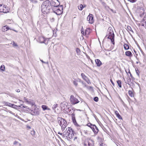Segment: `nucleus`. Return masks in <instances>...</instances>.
I'll list each match as a JSON object with an SVG mask.
<instances>
[{"label": "nucleus", "mask_w": 146, "mask_h": 146, "mask_svg": "<svg viewBox=\"0 0 146 146\" xmlns=\"http://www.w3.org/2000/svg\"><path fill=\"white\" fill-rule=\"evenodd\" d=\"M50 1L48 0H46L42 4L41 6L42 13L44 14H47L51 10L50 6Z\"/></svg>", "instance_id": "f03ea898"}, {"label": "nucleus", "mask_w": 146, "mask_h": 146, "mask_svg": "<svg viewBox=\"0 0 146 146\" xmlns=\"http://www.w3.org/2000/svg\"><path fill=\"white\" fill-rule=\"evenodd\" d=\"M26 101H27V102H28V101H27V99H26Z\"/></svg>", "instance_id": "338daca9"}, {"label": "nucleus", "mask_w": 146, "mask_h": 146, "mask_svg": "<svg viewBox=\"0 0 146 146\" xmlns=\"http://www.w3.org/2000/svg\"><path fill=\"white\" fill-rule=\"evenodd\" d=\"M13 106L12 108H14L15 109H18V108L20 107V106H17L13 104Z\"/></svg>", "instance_id": "7c9ffc66"}, {"label": "nucleus", "mask_w": 146, "mask_h": 146, "mask_svg": "<svg viewBox=\"0 0 146 146\" xmlns=\"http://www.w3.org/2000/svg\"><path fill=\"white\" fill-rule=\"evenodd\" d=\"M40 61L42 62V63H45V62H44L43 60H40Z\"/></svg>", "instance_id": "8fccbe9b"}, {"label": "nucleus", "mask_w": 146, "mask_h": 146, "mask_svg": "<svg viewBox=\"0 0 146 146\" xmlns=\"http://www.w3.org/2000/svg\"><path fill=\"white\" fill-rule=\"evenodd\" d=\"M106 36L108 38L110 39L111 43L113 45L115 44L114 37L115 35L113 30V29L111 27H109L108 29L107 32Z\"/></svg>", "instance_id": "7ed1b4c3"}, {"label": "nucleus", "mask_w": 146, "mask_h": 146, "mask_svg": "<svg viewBox=\"0 0 146 146\" xmlns=\"http://www.w3.org/2000/svg\"><path fill=\"white\" fill-rule=\"evenodd\" d=\"M88 89H91L92 88V86H88L87 87Z\"/></svg>", "instance_id": "c03bdc74"}, {"label": "nucleus", "mask_w": 146, "mask_h": 146, "mask_svg": "<svg viewBox=\"0 0 146 146\" xmlns=\"http://www.w3.org/2000/svg\"><path fill=\"white\" fill-rule=\"evenodd\" d=\"M28 127L29 128V129H30L31 128V127H30V126H28Z\"/></svg>", "instance_id": "680f3d73"}, {"label": "nucleus", "mask_w": 146, "mask_h": 146, "mask_svg": "<svg viewBox=\"0 0 146 146\" xmlns=\"http://www.w3.org/2000/svg\"><path fill=\"white\" fill-rule=\"evenodd\" d=\"M135 71L137 75L138 76V77H139V72L137 68H135Z\"/></svg>", "instance_id": "c756f323"}, {"label": "nucleus", "mask_w": 146, "mask_h": 146, "mask_svg": "<svg viewBox=\"0 0 146 146\" xmlns=\"http://www.w3.org/2000/svg\"><path fill=\"white\" fill-rule=\"evenodd\" d=\"M13 46H14V47L18 46V45H17V44L15 43L14 42H13Z\"/></svg>", "instance_id": "4c0bfd02"}, {"label": "nucleus", "mask_w": 146, "mask_h": 146, "mask_svg": "<svg viewBox=\"0 0 146 146\" xmlns=\"http://www.w3.org/2000/svg\"><path fill=\"white\" fill-rule=\"evenodd\" d=\"M29 1H31L32 2L33 1V0H29Z\"/></svg>", "instance_id": "0e129e2a"}, {"label": "nucleus", "mask_w": 146, "mask_h": 146, "mask_svg": "<svg viewBox=\"0 0 146 146\" xmlns=\"http://www.w3.org/2000/svg\"><path fill=\"white\" fill-rule=\"evenodd\" d=\"M25 106L24 105H23V106L22 107L23 108H25V106Z\"/></svg>", "instance_id": "bf43d9fd"}, {"label": "nucleus", "mask_w": 146, "mask_h": 146, "mask_svg": "<svg viewBox=\"0 0 146 146\" xmlns=\"http://www.w3.org/2000/svg\"><path fill=\"white\" fill-rule=\"evenodd\" d=\"M45 64H48V62H45Z\"/></svg>", "instance_id": "603ef678"}, {"label": "nucleus", "mask_w": 146, "mask_h": 146, "mask_svg": "<svg viewBox=\"0 0 146 146\" xmlns=\"http://www.w3.org/2000/svg\"><path fill=\"white\" fill-rule=\"evenodd\" d=\"M87 126H88L89 127H90V128L94 130V127L95 128L96 127H95V125L94 124H92L90 123H88L87 124Z\"/></svg>", "instance_id": "4468645a"}, {"label": "nucleus", "mask_w": 146, "mask_h": 146, "mask_svg": "<svg viewBox=\"0 0 146 146\" xmlns=\"http://www.w3.org/2000/svg\"><path fill=\"white\" fill-rule=\"evenodd\" d=\"M9 29V27L7 25L3 26L2 27V30L3 31L5 32Z\"/></svg>", "instance_id": "2eb2a0df"}, {"label": "nucleus", "mask_w": 146, "mask_h": 146, "mask_svg": "<svg viewBox=\"0 0 146 146\" xmlns=\"http://www.w3.org/2000/svg\"><path fill=\"white\" fill-rule=\"evenodd\" d=\"M128 1H130V2L133 3L136 2L137 0H128Z\"/></svg>", "instance_id": "58836bf2"}, {"label": "nucleus", "mask_w": 146, "mask_h": 146, "mask_svg": "<svg viewBox=\"0 0 146 146\" xmlns=\"http://www.w3.org/2000/svg\"><path fill=\"white\" fill-rule=\"evenodd\" d=\"M117 82L118 85V86L119 88H121V82L120 80H118L117 81Z\"/></svg>", "instance_id": "393cba45"}, {"label": "nucleus", "mask_w": 146, "mask_h": 146, "mask_svg": "<svg viewBox=\"0 0 146 146\" xmlns=\"http://www.w3.org/2000/svg\"><path fill=\"white\" fill-rule=\"evenodd\" d=\"M81 76L82 78L84 80L86 81H87L88 80V78L85 75L84 73H82Z\"/></svg>", "instance_id": "f3484780"}, {"label": "nucleus", "mask_w": 146, "mask_h": 146, "mask_svg": "<svg viewBox=\"0 0 146 146\" xmlns=\"http://www.w3.org/2000/svg\"><path fill=\"white\" fill-rule=\"evenodd\" d=\"M74 131L72 128L71 127H68V129L66 132V134L65 135L66 137L69 138V139H72L74 136Z\"/></svg>", "instance_id": "20e7f679"}, {"label": "nucleus", "mask_w": 146, "mask_h": 146, "mask_svg": "<svg viewBox=\"0 0 146 146\" xmlns=\"http://www.w3.org/2000/svg\"><path fill=\"white\" fill-rule=\"evenodd\" d=\"M13 104H13L11 103L10 106H9V107H11V108H13Z\"/></svg>", "instance_id": "37998d69"}, {"label": "nucleus", "mask_w": 146, "mask_h": 146, "mask_svg": "<svg viewBox=\"0 0 146 146\" xmlns=\"http://www.w3.org/2000/svg\"><path fill=\"white\" fill-rule=\"evenodd\" d=\"M49 40V38H45L42 36H40L38 38V41L40 43H44L47 44L48 41Z\"/></svg>", "instance_id": "423d86ee"}, {"label": "nucleus", "mask_w": 146, "mask_h": 146, "mask_svg": "<svg viewBox=\"0 0 146 146\" xmlns=\"http://www.w3.org/2000/svg\"><path fill=\"white\" fill-rule=\"evenodd\" d=\"M70 100L71 103L73 104H77L79 102V101L73 95L71 96Z\"/></svg>", "instance_id": "0eeeda50"}, {"label": "nucleus", "mask_w": 146, "mask_h": 146, "mask_svg": "<svg viewBox=\"0 0 146 146\" xmlns=\"http://www.w3.org/2000/svg\"><path fill=\"white\" fill-rule=\"evenodd\" d=\"M3 104L6 106H9L10 105L11 103L8 102H3Z\"/></svg>", "instance_id": "cd10ccee"}, {"label": "nucleus", "mask_w": 146, "mask_h": 146, "mask_svg": "<svg viewBox=\"0 0 146 146\" xmlns=\"http://www.w3.org/2000/svg\"><path fill=\"white\" fill-rule=\"evenodd\" d=\"M87 19L90 23L92 24L94 22V18L92 14H90L87 17Z\"/></svg>", "instance_id": "1a4fd4ad"}, {"label": "nucleus", "mask_w": 146, "mask_h": 146, "mask_svg": "<svg viewBox=\"0 0 146 146\" xmlns=\"http://www.w3.org/2000/svg\"><path fill=\"white\" fill-rule=\"evenodd\" d=\"M57 120L60 126L67 125V123L66 121L62 117H58Z\"/></svg>", "instance_id": "39448f33"}, {"label": "nucleus", "mask_w": 146, "mask_h": 146, "mask_svg": "<svg viewBox=\"0 0 146 146\" xmlns=\"http://www.w3.org/2000/svg\"><path fill=\"white\" fill-rule=\"evenodd\" d=\"M129 73L130 74V76H131L132 77V75H131V73H130V72H129Z\"/></svg>", "instance_id": "e2e57ef3"}, {"label": "nucleus", "mask_w": 146, "mask_h": 146, "mask_svg": "<svg viewBox=\"0 0 146 146\" xmlns=\"http://www.w3.org/2000/svg\"><path fill=\"white\" fill-rule=\"evenodd\" d=\"M138 62H136V64H138Z\"/></svg>", "instance_id": "69168bd1"}, {"label": "nucleus", "mask_w": 146, "mask_h": 146, "mask_svg": "<svg viewBox=\"0 0 146 146\" xmlns=\"http://www.w3.org/2000/svg\"><path fill=\"white\" fill-rule=\"evenodd\" d=\"M9 8L7 6L4 5L2 8L0 9V12L7 13L9 11Z\"/></svg>", "instance_id": "6e6552de"}, {"label": "nucleus", "mask_w": 146, "mask_h": 146, "mask_svg": "<svg viewBox=\"0 0 146 146\" xmlns=\"http://www.w3.org/2000/svg\"><path fill=\"white\" fill-rule=\"evenodd\" d=\"M68 111H69V113H72V112H70V111H71V109H72V108H71V109H70L69 108H68Z\"/></svg>", "instance_id": "a19ab883"}, {"label": "nucleus", "mask_w": 146, "mask_h": 146, "mask_svg": "<svg viewBox=\"0 0 146 146\" xmlns=\"http://www.w3.org/2000/svg\"><path fill=\"white\" fill-rule=\"evenodd\" d=\"M58 105L57 104H54L53 106L52 107V108L53 110H55L56 108L58 106Z\"/></svg>", "instance_id": "2f4dec72"}, {"label": "nucleus", "mask_w": 146, "mask_h": 146, "mask_svg": "<svg viewBox=\"0 0 146 146\" xmlns=\"http://www.w3.org/2000/svg\"><path fill=\"white\" fill-rule=\"evenodd\" d=\"M115 113L117 117L119 119H122V118L117 111H115Z\"/></svg>", "instance_id": "a211bd4d"}, {"label": "nucleus", "mask_w": 146, "mask_h": 146, "mask_svg": "<svg viewBox=\"0 0 146 146\" xmlns=\"http://www.w3.org/2000/svg\"><path fill=\"white\" fill-rule=\"evenodd\" d=\"M96 128L95 127L94 128V129H92L93 131V132L95 134H97L99 131V130L98 127H96V126L95 125Z\"/></svg>", "instance_id": "6ab92c4d"}, {"label": "nucleus", "mask_w": 146, "mask_h": 146, "mask_svg": "<svg viewBox=\"0 0 146 146\" xmlns=\"http://www.w3.org/2000/svg\"><path fill=\"white\" fill-rule=\"evenodd\" d=\"M125 54L127 56L131 57L132 56V54L130 51H127L125 52Z\"/></svg>", "instance_id": "dca6fc26"}, {"label": "nucleus", "mask_w": 146, "mask_h": 146, "mask_svg": "<svg viewBox=\"0 0 146 146\" xmlns=\"http://www.w3.org/2000/svg\"><path fill=\"white\" fill-rule=\"evenodd\" d=\"M134 52H135V53H136V51L135 50H134Z\"/></svg>", "instance_id": "774afa93"}, {"label": "nucleus", "mask_w": 146, "mask_h": 146, "mask_svg": "<svg viewBox=\"0 0 146 146\" xmlns=\"http://www.w3.org/2000/svg\"><path fill=\"white\" fill-rule=\"evenodd\" d=\"M76 52L77 53H79L80 52V49L78 48H76Z\"/></svg>", "instance_id": "e433bc0d"}, {"label": "nucleus", "mask_w": 146, "mask_h": 146, "mask_svg": "<svg viewBox=\"0 0 146 146\" xmlns=\"http://www.w3.org/2000/svg\"><path fill=\"white\" fill-rule=\"evenodd\" d=\"M59 3L58 0H51L50 6L52 11L58 15H60L63 12V6H59Z\"/></svg>", "instance_id": "f257e3e1"}, {"label": "nucleus", "mask_w": 146, "mask_h": 146, "mask_svg": "<svg viewBox=\"0 0 146 146\" xmlns=\"http://www.w3.org/2000/svg\"><path fill=\"white\" fill-rule=\"evenodd\" d=\"M18 143V142L16 141H15L13 143V144L15 145H16L17 144V143Z\"/></svg>", "instance_id": "79ce46f5"}, {"label": "nucleus", "mask_w": 146, "mask_h": 146, "mask_svg": "<svg viewBox=\"0 0 146 146\" xmlns=\"http://www.w3.org/2000/svg\"><path fill=\"white\" fill-rule=\"evenodd\" d=\"M32 2L34 3H37V1L35 0H33V1H32Z\"/></svg>", "instance_id": "49530a36"}, {"label": "nucleus", "mask_w": 146, "mask_h": 146, "mask_svg": "<svg viewBox=\"0 0 146 146\" xmlns=\"http://www.w3.org/2000/svg\"><path fill=\"white\" fill-rule=\"evenodd\" d=\"M88 80H87V81H86V82H87V83L88 84H89V83H90V81L89 80L88 78Z\"/></svg>", "instance_id": "a18cd8bd"}, {"label": "nucleus", "mask_w": 146, "mask_h": 146, "mask_svg": "<svg viewBox=\"0 0 146 146\" xmlns=\"http://www.w3.org/2000/svg\"><path fill=\"white\" fill-rule=\"evenodd\" d=\"M94 100L96 102H97L98 101V98L97 97H95L94 98Z\"/></svg>", "instance_id": "f704fd0d"}, {"label": "nucleus", "mask_w": 146, "mask_h": 146, "mask_svg": "<svg viewBox=\"0 0 146 146\" xmlns=\"http://www.w3.org/2000/svg\"><path fill=\"white\" fill-rule=\"evenodd\" d=\"M123 46L124 48L126 50H127L129 49V46L127 44L125 43Z\"/></svg>", "instance_id": "b1692460"}, {"label": "nucleus", "mask_w": 146, "mask_h": 146, "mask_svg": "<svg viewBox=\"0 0 146 146\" xmlns=\"http://www.w3.org/2000/svg\"><path fill=\"white\" fill-rule=\"evenodd\" d=\"M20 90L19 89H17L16 90V91L18 92H20Z\"/></svg>", "instance_id": "de8ad7c7"}, {"label": "nucleus", "mask_w": 146, "mask_h": 146, "mask_svg": "<svg viewBox=\"0 0 146 146\" xmlns=\"http://www.w3.org/2000/svg\"><path fill=\"white\" fill-rule=\"evenodd\" d=\"M77 137H75L74 138V140H75L76 139H77Z\"/></svg>", "instance_id": "5fc2aeb1"}, {"label": "nucleus", "mask_w": 146, "mask_h": 146, "mask_svg": "<svg viewBox=\"0 0 146 146\" xmlns=\"http://www.w3.org/2000/svg\"><path fill=\"white\" fill-rule=\"evenodd\" d=\"M127 30L128 31H129L132 32L133 33V32L132 30L131 27L130 26H128L127 27Z\"/></svg>", "instance_id": "c85d7f7f"}, {"label": "nucleus", "mask_w": 146, "mask_h": 146, "mask_svg": "<svg viewBox=\"0 0 146 146\" xmlns=\"http://www.w3.org/2000/svg\"><path fill=\"white\" fill-rule=\"evenodd\" d=\"M42 108L43 110H50V109L48 108V106L45 105H42Z\"/></svg>", "instance_id": "aec40b11"}, {"label": "nucleus", "mask_w": 146, "mask_h": 146, "mask_svg": "<svg viewBox=\"0 0 146 146\" xmlns=\"http://www.w3.org/2000/svg\"><path fill=\"white\" fill-rule=\"evenodd\" d=\"M33 113L35 115H38L39 114V112L38 109H35L34 110Z\"/></svg>", "instance_id": "4be33fe9"}, {"label": "nucleus", "mask_w": 146, "mask_h": 146, "mask_svg": "<svg viewBox=\"0 0 146 146\" xmlns=\"http://www.w3.org/2000/svg\"><path fill=\"white\" fill-rule=\"evenodd\" d=\"M9 112L11 113H12V112L11 111H9Z\"/></svg>", "instance_id": "6e6d98bb"}, {"label": "nucleus", "mask_w": 146, "mask_h": 146, "mask_svg": "<svg viewBox=\"0 0 146 146\" xmlns=\"http://www.w3.org/2000/svg\"><path fill=\"white\" fill-rule=\"evenodd\" d=\"M128 94L129 96L131 97H133V94L131 90L128 91Z\"/></svg>", "instance_id": "bb28decb"}, {"label": "nucleus", "mask_w": 146, "mask_h": 146, "mask_svg": "<svg viewBox=\"0 0 146 146\" xmlns=\"http://www.w3.org/2000/svg\"><path fill=\"white\" fill-rule=\"evenodd\" d=\"M73 113H72V120L73 123L75 125H76L77 124V123L76 120L75 119V114L74 113V111L75 110L74 109L73 110V108L72 109V110H73Z\"/></svg>", "instance_id": "9b49d317"}, {"label": "nucleus", "mask_w": 146, "mask_h": 146, "mask_svg": "<svg viewBox=\"0 0 146 146\" xmlns=\"http://www.w3.org/2000/svg\"><path fill=\"white\" fill-rule=\"evenodd\" d=\"M110 81L111 83L114 86H115V84L113 81H112L111 79H110Z\"/></svg>", "instance_id": "ea45409f"}, {"label": "nucleus", "mask_w": 146, "mask_h": 146, "mask_svg": "<svg viewBox=\"0 0 146 146\" xmlns=\"http://www.w3.org/2000/svg\"><path fill=\"white\" fill-rule=\"evenodd\" d=\"M88 144L84 143V146H94V141L92 139H90L87 142Z\"/></svg>", "instance_id": "9d476101"}, {"label": "nucleus", "mask_w": 146, "mask_h": 146, "mask_svg": "<svg viewBox=\"0 0 146 146\" xmlns=\"http://www.w3.org/2000/svg\"><path fill=\"white\" fill-rule=\"evenodd\" d=\"M141 7H140V8H139V9H140V10H143V9H144V8H143V7H144V5H143V4L142 3H141Z\"/></svg>", "instance_id": "c9c22d12"}, {"label": "nucleus", "mask_w": 146, "mask_h": 146, "mask_svg": "<svg viewBox=\"0 0 146 146\" xmlns=\"http://www.w3.org/2000/svg\"><path fill=\"white\" fill-rule=\"evenodd\" d=\"M141 26H143L146 29V17L143 18L141 22Z\"/></svg>", "instance_id": "f8f14e48"}, {"label": "nucleus", "mask_w": 146, "mask_h": 146, "mask_svg": "<svg viewBox=\"0 0 146 146\" xmlns=\"http://www.w3.org/2000/svg\"><path fill=\"white\" fill-rule=\"evenodd\" d=\"M102 144H103V143H102L100 145V146H102Z\"/></svg>", "instance_id": "13d9d810"}, {"label": "nucleus", "mask_w": 146, "mask_h": 146, "mask_svg": "<svg viewBox=\"0 0 146 146\" xmlns=\"http://www.w3.org/2000/svg\"><path fill=\"white\" fill-rule=\"evenodd\" d=\"M78 81H74L73 82V83L76 86H77L78 85Z\"/></svg>", "instance_id": "473e14b6"}, {"label": "nucleus", "mask_w": 146, "mask_h": 146, "mask_svg": "<svg viewBox=\"0 0 146 146\" xmlns=\"http://www.w3.org/2000/svg\"><path fill=\"white\" fill-rule=\"evenodd\" d=\"M86 6L85 5H83L82 4H80V5L78 6V9L80 10H82L83 8L85 7Z\"/></svg>", "instance_id": "412c9836"}, {"label": "nucleus", "mask_w": 146, "mask_h": 146, "mask_svg": "<svg viewBox=\"0 0 146 146\" xmlns=\"http://www.w3.org/2000/svg\"><path fill=\"white\" fill-rule=\"evenodd\" d=\"M58 134H60V135H62V133H60V132H58Z\"/></svg>", "instance_id": "3c124183"}, {"label": "nucleus", "mask_w": 146, "mask_h": 146, "mask_svg": "<svg viewBox=\"0 0 146 146\" xmlns=\"http://www.w3.org/2000/svg\"><path fill=\"white\" fill-rule=\"evenodd\" d=\"M19 143V146H21V143Z\"/></svg>", "instance_id": "4d7b16f0"}, {"label": "nucleus", "mask_w": 146, "mask_h": 146, "mask_svg": "<svg viewBox=\"0 0 146 146\" xmlns=\"http://www.w3.org/2000/svg\"><path fill=\"white\" fill-rule=\"evenodd\" d=\"M82 84H84V82H83V81H82Z\"/></svg>", "instance_id": "052dcab7"}, {"label": "nucleus", "mask_w": 146, "mask_h": 146, "mask_svg": "<svg viewBox=\"0 0 146 146\" xmlns=\"http://www.w3.org/2000/svg\"><path fill=\"white\" fill-rule=\"evenodd\" d=\"M5 67L4 65H2L0 67V70L2 71L5 70Z\"/></svg>", "instance_id": "a878e982"}, {"label": "nucleus", "mask_w": 146, "mask_h": 146, "mask_svg": "<svg viewBox=\"0 0 146 146\" xmlns=\"http://www.w3.org/2000/svg\"><path fill=\"white\" fill-rule=\"evenodd\" d=\"M91 32L90 29L89 28L86 29L85 31V34L86 35H89Z\"/></svg>", "instance_id": "5701e85b"}, {"label": "nucleus", "mask_w": 146, "mask_h": 146, "mask_svg": "<svg viewBox=\"0 0 146 146\" xmlns=\"http://www.w3.org/2000/svg\"><path fill=\"white\" fill-rule=\"evenodd\" d=\"M2 5V4H0V9L2 8L3 7Z\"/></svg>", "instance_id": "09e8293b"}, {"label": "nucleus", "mask_w": 146, "mask_h": 146, "mask_svg": "<svg viewBox=\"0 0 146 146\" xmlns=\"http://www.w3.org/2000/svg\"><path fill=\"white\" fill-rule=\"evenodd\" d=\"M82 29H81V33L82 34H83V33H84V32L83 31H82Z\"/></svg>", "instance_id": "864d4df0"}, {"label": "nucleus", "mask_w": 146, "mask_h": 146, "mask_svg": "<svg viewBox=\"0 0 146 146\" xmlns=\"http://www.w3.org/2000/svg\"><path fill=\"white\" fill-rule=\"evenodd\" d=\"M67 125L60 126L62 128V131H64Z\"/></svg>", "instance_id": "72a5a7b5"}, {"label": "nucleus", "mask_w": 146, "mask_h": 146, "mask_svg": "<svg viewBox=\"0 0 146 146\" xmlns=\"http://www.w3.org/2000/svg\"><path fill=\"white\" fill-rule=\"evenodd\" d=\"M96 64L99 67L102 64V63L99 59H96L95 60Z\"/></svg>", "instance_id": "ddd939ff"}]
</instances>
